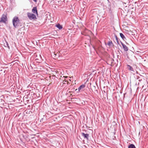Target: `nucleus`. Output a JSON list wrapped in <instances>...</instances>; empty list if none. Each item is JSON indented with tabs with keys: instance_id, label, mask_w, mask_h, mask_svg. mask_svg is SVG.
Listing matches in <instances>:
<instances>
[{
	"instance_id": "obj_1",
	"label": "nucleus",
	"mask_w": 148,
	"mask_h": 148,
	"mask_svg": "<svg viewBox=\"0 0 148 148\" xmlns=\"http://www.w3.org/2000/svg\"><path fill=\"white\" fill-rule=\"evenodd\" d=\"M20 23V20L18 17L16 16L14 17L12 19L13 25L15 27H16Z\"/></svg>"
},
{
	"instance_id": "obj_2",
	"label": "nucleus",
	"mask_w": 148,
	"mask_h": 148,
	"mask_svg": "<svg viewBox=\"0 0 148 148\" xmlns=\"http://www.w3.org/2000/svg\"><path fill=\"white\" fill-rule=\"evenodd\" d=\"M27 14L30 20H36L37 18L36 16L34 14L29 12H27Z\"/></svg>"
},
{
	"instance_id": "obj_3",
	"label": "nucleus",
	"mask_w": 148,
	"mask_h": 148,
	"mask_svg": "<svg viewBox=\"0 0 148 148\" xmlns=\"http://www.w3.org/2000/svg\"><path fill=\"white\" fill-rule=\"evenodd\" d=\"M7 18L6 15L4 14H3L1 18L0 22H3L5 23L6 21H7Z\"/></svg>"
},
{
	"instance_id": "obj_4",
	"label": "nucleus",
	"mask_w": 148,
	"mask_h": 148,
	"mask_svg": "<svg viewBox=\"0 0 148 148\" xmlns=\"http://www.w3.org/2000/svg\"><path fill=\"white\" fill-rule=\"evenodd\" d=\"M82 135L84 137V138L88 140V139L89 135L88 134H85L84 133H82Z\"/></svg>"
},
{
	"instance_id": "obj_5",
	"label": "nucleus",
	"mask_w": 148,
	"mask_h": 148,
	"mask_svg": "<svg viewBox=\"0 0 148 148\" xmlns=\"http://www.w3.org/2000/svg\"><path fill=\"white\" fill-rule=\"evenodd\" d=\"M85 87V85L84 84H82L78 88V91H77V92L78 93L81 92L82 90Z\"/></svg>"
},
{
	"instance_id": "obj_6",
	"label": "nucleus",
	"mask_w": 148,
	"mask_h": 148,
	"mask_svg": "<svg viewBox=\"0 0 148 148\" xmlns=\"http://www.w3.org/2000/svg\"><path fill=\"white\" fill-rule=\"evenodd\" d=\"M32 12L33 13L36 14L37 15H38V13L36 7H34L33 8L32 10Z\"/></svg>"
},
{
	"instance_id": "obj_7",
	"label": "nucleus",
	"mask_w": 148,
	"mask_h": 148,
	"mask_svg": "<svg viewBox=\"0 0 148 148\" xmlns=\"http://www.w3.org/2000/svg\"><path fill=\"white\" fill-rule=\"evenodd\" d=\"M121 43L123 46V47L124 49V50L125 51H128V48L122 42H121Z\"/></svg>"
},
{
	"instance_id": "obj_8",
	"label": "nucleus",
	"mask_w": 148,
	"mask_h": 148,
	"mask_svg": "<svg viewBox=\"0 0 148 148\" xmlns=\"http://www.w3.org/2000/svg\"><path fill=\"white\" fill-rule=\"evenodd\" d=\"M127 69L130 71H134V70L133 69V68L132 67V66H131L130 65L127 64Z\"/></svg>"
},
{
	"instance_id": "obj_9",
	"label": "nucleus",
	"mask_w": 148,
	"mask_h": 148,
	"mask_svg": "<svg viewBox=\"0 0 148 148\" xmlns=\"http://www.w3.org/2000/svg\"><path fill=\"white\" fill-rule=\"evenodd\" d=\"M120 35L121 37L124 41H125V40H126V38L123 34L122 33H120Z\"/></svg>"
},
{
	"instance_id": "obj_10",
	"label": "nucleus",
	"mask_w": 148,
	"mask_h": 148,
	"mask_svg": "<svg viewBox=\"0 0 148 148\" xmlns=\"http://www.w3.org/2000/svg\"><path fill=\"white\" fill-rule=\"evenodd\" d=\"M107 45L109 47H112L114 45L112 42V41H109L108 43H107Z\"/></svg>"
},
{
	"instance_id": "obj_11",
	"label": "nucleus",
	"mask_w": 148,
	"mask_h": 148,
	"mask_svg": "<svg viewBox=\"0 0 148 148\" xmlns=\"http://www.w3.org/2000/svg\"><path fill=\"white\" fill-rule=\"evenodd\" d=\"M56 26L60 30L61 29H62V26L59 23L56 25Z\"/></svg>"
},
{
	"instance_id": "obj_12",
	"label": "nucleus",
	"mask_w": 148,
	"mask_h": 148,
	"mask_svg": "<svg viewBox=\"0 0 148 148\" xmlns=\"http://www.w3.org/2000/svg\"><path fill=\"white\" fill-rule=\"evenodd\" d=\"M128 148H136L135 146L133 144H131L128 146Z\"/></svg>"
},
{
	"instance_id": "obj_13",
	"label": "nucleus",
	"mask_w": 148,
	"mask_h": 148,
	"mask_svg": "<svg viewBox=\"0 0 148 148\" xmlns=\"http://www.w3.org/2000/svg\"><path fill=\"white\" fill-rule=\"evenodd\" d=\"M4 46L5 47H7L9 49H10V47L8 42L5 41V43H4Z\"/></svg>"
},
{
	"instance_id": "obj_14",
	"label": "nucleus",
	"mask_w": 148,
	"mask_h": 148,
	"mask_svg": "<svg viewBox=\"0 0 148 148\" xmlns=\"http://www.w3.org/2000/svg\"><path fill=\"white\" fill-rule=\"evenodd\" d=\"M114 37L116 38V42L117 43V44H119V39L117 37V36L116 35H115L114 36Z\"/></svg>"
},
{
	"instance_id": "obj_15",
	"label": "nucleus",
	"mask_w": 148,
	"mask_h": 148,
	"mask_svg": "<svg viewBox=\"0 0 148 148\" xmlns=\"http://www.w3.org/2000/svg\"><path fill=\"white\" fill-rule=\"evenodd\" d=\"M135 78L136 79H138V80L139 81H141V80H142V79H140L139 78H140V77L139 76H136L135 77Z\"/></svg>"
},
{
	"instance_id": "obj_16",
	"label": "nucleus",
	"mask_w": 148,
	"mask_h": 148,
	"mask_svg": "<svg viewBox=\"0 0 148 148\" xmlns=\"http://www.w3.org/2000/svg\"><path fill=\"white\" fill-rule=\"evenodd\" d=\"M43 118H42L40 120V122H42L43 121Z\"/></svg>"
},
{
	"instance_id": "obj_17",
	"label": "nucleus",
	"mask_w": 148,
	"mask_h": 148,
	"mask_svg": "<svg viewBox=\"0 0 148 148\" xmlns=\"http://www.w3.org/2000/svg\"><path fill=\"white\" fill-rule=\"evenodd\" d=\"M33 0L35 2H36L37 1V0Z\"/></svg>"
},
{
	"instance_id": "obj_18",
	"label": "nucleus",
	"mask_w": 148,
	"mask_h": 148,
	"mask_svg": "<svg viewBox=\"0 0 148 148\" xmlns=\"http://www.w3.org/2000/svg\"><path fill=\"white\" fill-rule=\"evenodd\" d=\"M66 82V81H64L63 82V84H65L66 83H65V82Z\"/></svg>"
},
{
	"instance_id": "obj_19",
	"label": "nucleus",
	"mask_w": 148,
	"mask_h": 148,
	"mask_svg": "<svg viewBox=\"0 0 148 148\" xmlns=\"http://www.w3.org/2000/svg\"><path fill=\"white\" fill-rule=\"evenodd\" d=\"M75 91H76V92H77V91H78V88L77 89H76L75 90Z\"/></svg>"
}]
</instances>
